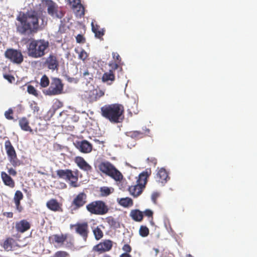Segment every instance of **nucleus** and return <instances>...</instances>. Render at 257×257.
Segmentation results:
<instances>
[{"label":"nucleus","instance_id":"obj_57","mask_svg":"<svg viewBox=\"0 0 257 257\" xmlns=\"http://www.w3.org/2000/svg\"><path fill=\"white\" fill-rule=\"evenodd\" d=\"M187 257H194L191 254H188L187 255Z\"/></svg>","mask_w":257,"mask_h":257},{"label":"nucleus","instance_id":"obj_45","mask_svg":"<svg viewBox=\"0 0 257 257\" xmlns=\"http://www.w3.org/2000/svg\"><path fill=\"white\" fill-rule=\"evenodd\" d=\"M16 209L19 212H21L23 210V207L21 205L20 201H14Z\"/></svg>","mask_w":257,"mask_h":257},{"label":"nucleus","instance_id":"obj_50","mask_svg":"<svg viewBox=\"0 0 257 257\" xmlns=\"http://www.w3.org/2000/svg\"><path fill=\"white\" fill-rule=\"evenodd\" d=\"M159 194L156 192L153 193V194L152 195V200L153 201V202L155 204L157 203V199L159 197Z\"/></svg>","mask_w":257,"mask_h":257},{"label":"nucleus","instance_id":"obj_16","mask_svg":"<svg viewBox=\"0 0 257 257\" xmlns=\"http://www.w3.org/2000/svg\"><path fill=\"white\" fill-rule=\"evenodd\" d=\"M109 66L111 69L103 74L101 79L103 82L110 85L115 80V77L114 71L118 68V64L110 63Z\"/></svg>","mask_w":257,"mask_h":257},{"label":"nucleus","instance_id":"obj_27","mask_svg":"<svg viewBox=\"0 0 257 257\" xmlns=\"http://www.w3.org/2000/svg\"><path fill=\"white\" fill-rule=\"evenodd\" d=\"M70 3L73 9H78L77 12L80 16H83L85 14V9L81 4L80 0H69Z\"/></svg>","mask_w":257,"mask_h":257},{"label":"nucleus","instance_id":"obj_37","mask_svg":"<svg viewBox=\"0 0 257 257\" xmlns=\"http://www.w3.org/2000/svg\"><path fill=\"white\" fill-rule=\"evenodd\" d=\"M69 256V253L65 251L62 250H59L56 251L53 256L51 257H68Z\"/></svg>","mask_w":257,"mask_h":257},{"label":"nucleus","instance_id":"obj_30","mask_svg":"<svg viewBox=\"0 0 257 257\" xmlns=\"http://www.w3.org/2000/svg\"><path fill=\"white\" fill-rule=\"evenodd\" d=\"M130 216L135 221L140 222L143 220V213L138 209H134L131 211Z\"/></svg>","mask_w":257,"mask_h":257},{"label":"nucleus","instance_id":"obj_44","mask_svg":"<svg viewBox=\"0 0 257 257\" xmlns=\"http://www.w3.org/2000/svg\"><path fill=\"white\" fill-rule=\"evenodd\" d=\"M4 77L10 83H13L15 80V77L12 75L5 74Z\"/></svg>","mask_w":257,"mask_h":257},{"label":"nucleus","instance_id":"obj_7","mask_svg":"<svg viewBox=\"0 0 257 257\" xmlns=\"http://www.w3.org/2000/svg\"><path fill=\"white\" fill-rule=\"evenodd\" d=\"M149 176V174L147 172H143L139 175L137 184L128 188V191L132 196L137 197L142 193L143 190L147 184Z\"/></svg>","mask_w":257,"mask_h":257},{"label":"nucleus","instance_id":"obj_25","mask_svg":"<svg viewBox=\"0 0 257 257\" xmlns=\"http://www.w3.org/2000/svg\"><path fill=\"white\" fill-rule=\"evenodd\" d=\"M1 177L5 185L13 188L15 186V182L13 179L8 173L4 171L1 173Z\"/></svg>","mask_w":257,"mask_h":257},{"label":"nucleus","instance_id":"obj_59","mask_svg":"<svg viewBox=\"0 0 257 257\" xmlns=\"http://www.w3.org/2000/svg\"><path fill=\"white\" fill-rule=\"evenodd\" d=\"M64 186L65 188H66L67 186H66V184L64 183Z\"/></svg>","mask_w":257,"mask_h":257},{"label":"nucleus","instance_id":"obj_9","mask_svg":"<svg viewBox=\"0 0 257 257\" xmlns=\"http://www.w3.org/2000/svg\"><path fill=\"white\" fill-rule=\"evenodd\" d=\"M5 147L11 164L15 167L19 166L21 164L20 161L18 159L15 149L9 140L5 142Z\"/></svg>","mask_w":257,"mask_h":257},{"label":"nucleus","instance_id":"obj_55","mask_svg":"<svg viewBox=\"0 0 257 257\" xmlns=\"http://www.w3.org/2000/svg\"><path fill=\"white\" fill-rule=\"evenodd\" d=\"M94 141H95V142H97V143H98V144H101V142H100V141H99V140H94Z\"/></svg>","mask_w":257,"mask_h":257},{"label":"nucleus","instance_id":"obj_23","mask_svg":"<svg viewBox=\"0 0 257 257\" xmlns=\"http://www.w3.org/2000/svg\"><path fill=\"white\" fill-rule=\"evenodd\" d=\"M30 228L31 223L26 219H22L16 222L15 228L18 232L23 233L29 230Z\"/></svg>","mask_w":257,"mask_h":257},{"label":"nucleus","instance_id":"obj_38","mask_svg":"<svg viewBox=\"0 0 257 257\" xmlns=\"http://www.w3.org/2000/svg\"><path fill=\"white\" fill-rule=\"evenodd\" d=\"M14 111L12 108H10L5 112V116L8 120H12L14 119Z\"/></svg>","mask_w":257,"mask_h":257},{"label":"nucleus","instance_id":"obj_31","mask_svg":"<svg viewBox=\"0 0 257 257\" xmlns=\"http://www.w3.org/2000/svg\"><path fill=\"white\" fill-rule=\"evenodd\" d=\"M117 202L120 206L125 208L131 207L133 205V200L129 197L118 198Z\"/></svg>","mask_w":257,"mask_h":257},{"label":"nucleus","instance_id":"obj_53","mask_svg":"<svg viewBox=\"0 0 257 257\" xmlns=\"http://www.w3.org/2000/svg\"><path fill=\"white\" fill-rule=\"evenodd\" d=\"M120 257H131V255L126 253H123L120 255Z\"/></svg>","mask_w":257,"mask_h":257},{"label":"nucleus","instance_id":"obj_33","mask_svg":"<svg viewBox=\"0 0 257 257\" xmlns=\"http://www.w3.org/2000/svg\"><path fill=\"white\" fill-rule=\"evenodd\" d=\"M106 221L111 227L117 228L119 226V224L116 220L112 216H108L106 218Z\"/></svg>","mask_w":257,"mask_h":257},{"label":"nucleus","instance_id":"obj_1","mask_svg":"<svg viewBox=\"0 0 257 257\" xmlns=\"http://www.w3.org/2000/svg\"><path fill=\"white\" fill-rule=\"evenodd\" d=\"M17 31L22 35L36 33L44 27V17L42 11L31 10L26 13L20 12L16 18Z\"/></svg>","mask_w":257,"mask_h":257},{"label":"nucleus","instance_id":"obj_6","mask_svg":"<svg viewBox=\"0 0 257 257\" xmlns=\"http://www.w3.org/2000/svg\"><path fill=\"white\" fill-rule=\"evenodd\" d=\"M87 211L91 214L103 215L108 212L109 208L106 203L102 200H95L86 205Z\"/></svg>","mask_w":257,"mask_h":257},{"label":"nucleus","instance_id":"obj_17","mask_svg":"<svg viewBox=\"0 0 257 257\" xmlns=\"http://www.w3.org/2000/svg\"><path fill=\"white\" fill-rule=\"evenodd\" d=\"M112 247V241L109 239H106L94 245L92 248V251L100 254L109 251Z\"/></svg>","mask_w":257,"mask_h":257},{"label":"nucleus","instance_id":"obj_20","mask_svg":"<svg viewBox=\"0 0 257 257\" xmlns=\"http://www.w3.org/2000/svg\"><path fill=\"white\" fill-rule=\"evenodd\" d=\"M75 145L76 148L83 153H89L92 150V145L86 140L77 141Z\"/></svg>","mask_w":257,"mask_h":257},{"label":"nucleus","instance_id":"obj_2","mask_svg":"<svg viewBox=\"0 0 257 257\" xmlns=\"http://www.w3.org/2000/svg\"><path fill=\"white\" fill-rule=\"evenodd\" d=\"M102 116L113 123H118L124 119V108L119 103L106 104L100 108Z\"/></svg>","mask_w":257,"mask_h":257},{"label":"nucleus","instance_id":"obj_15","mask_svg":"<svg viewBox=\"0 0 257 257\" xmlns=\"http://www.w3.org/2000/svg\"><path fill=\"white\" fill-rule=\"evenodd\" d=\"M87 202V195L83 192H79L73 197L71 207L74 210H78L84 206Z\"/></svg>","mask_w":257,"mask_h":257},{"label":"nucleus","instance_id":"obj_5","mask_svg":"<svg viewBox=\"0 0 257 257\" xmlns=\"http://www.w3.org/2000/svg\"><path fill=\"white\" fill-rule=\"evenodd\" d=\"M56 173L58 178L65 180L71 187L76 188L79 186L78 184V170L73 171L69 169H58L56 170Z\"/></svg>","mask_w":257,"mask_h":257},{"label":"nucleus","instance_id":"obj_13","mask_svg":"<svg viewBox=\"0 0 257 257\" xmlns=\"http://www.w3.org/2000/svg\"><path fill=\"white\" fill-rule=\"evenodd\" d=\"M47 8L48 14L53 18L61 19L64 16V13L58 10L57 5L51 0H46L44 3Z\"/></svg>","mask_w":257,"mask_h":257},{"label":"nucleus","instance_id":"obj_58","mask_svg":"<svg viewBox=\"0 0 257 257\" xmlns=\"http://www.w3.org/2000/svg\"><path fill=\"white\" fill-rule=\"evenodd\" d=\"M103 257H111V256L108 254H105Z\"/></svg>","mask_w":257,"mask_h":257},{"label":"nucleus","instance_id":"obj_49","mask_svg":"<svg viewBox=\"0 0 257 257\" xmlns=\"http://www.w3.org/2000/svg\"><path fill=\"white\" fill-rule=\"evenodd\" d=\"M30 106L32 110H33L34 112H38L39 110V107L35 103H31Z\"/></svg>","mask_w":257,"mask_h":257},{"label":"nucleus","instance_id":"obj_28","mask_svg":"<svg viewBox=\"0 0 257 257\" xmlns=\"http://www.w3.org/2000/svg\"><path fill=\"white\" fill-rule=\"evenodd\" d=\"M19 124L23 131L32 132L33 130L29 125V120L26 117H23L19 119Z\"/></svg>","mask_w":257,"mask_h":257},{"label":"nucleus","instance_id":"obj_10","mask_svg":"<svg viewBox=\"0 0 257 257\" xmlns=\"http://www.w3.org/2000/svg\"><path fill=\"white\" fill-rule=\"evenodd\" d=\"M63 84L61 80L58 78H54L52 80L50 86L46 90V94L52 96L57 95L62 93Z\"/></svg>","mask_w":257,"mask_h":257},{"label":"nucleus","instance_id":"obj_40","mask_svg":"<svg viewBox=\"0 0 257 257\" xmlns=\"http://www.w3.org/2000/svg\"><path fill=\"white\" fill-rule=\"evenodd\" d=\"M27 91L29 94H32L35 96H37L38 95L37 90L32 85H28L27 87Z\"/></svg>","mask_w":257,"mask_h":257},{"label":"nucleus","instance_id":"obj_21","mask_svg":"<svg viewBox=\"0 0 257 257\" xmlns=\"http://www.w3.org/2000/svg\"><path fill=\"white\" fill-rule=\"evenodd\" d=\"M1 246L6 251H13L18 246L16 240L11 237L6 238L1 244Z\"/></svg>","mask_w":257,"mask_h":257},{"label":"nucleus","instance_id":"obj_3","mask_svg":"<svg viewBox=\"0 0 257 257\" xmlns=\"http://www.w3.org/2000/svg\"><path fill=\"white\" fill-rule=\"evenodd\" d=\"M49 47L48 41L44 39H31L27 46V53L29 57L39 58L43 57Z\"/></svg>","mask_w":257,"mask_h":257},{"label":"nucleus","instance_id":"obj_54","mask_svg":"<svg viewBox=\"0 0 257 257\" xmlns=\"http://www.w3.org/2000/svg\"><path fill=\"white\" fill-rule=\"evenodd\" d=\"M153 250L155 251V254H154V255H155V256H157V254H158V253H159V249H158V248H153Z\"/></svg>","mask_w":257,"mask_h":257},{"label":"nucleus","instance_id":"obj_39","mask_svg":"<svg viewBox=\"0 0 257 257\" xmlns=\"http://www.w3.org/2000/svg\"><path fill=\"white\" fill-rule=\"evenodd\" d=\"M24 196L21 191L17 190L14 195V201H21L23 199Z\"/></svg>","mask_w":257,"mask_h":257},{"label":"nucleus","instance_id":"obj_41","mask_svg":"<svg viewBox=\"0 0 257 257\" xmlns=\"http://www.w3.org/2000/svg\"><path fill=\"white\" fill-rule=\"evenodd\" d=\"M100 192L101 195L106 196L111 193L110 189L107 187H103L100 188Z\"/></svg>","mask_w":257,"mask_h":257},{"label":"nucleus","instance_id":"obj_14","mask_svg":"<svg viewBox=\"0 0 257 257\" xmlns=\"http://www.w3.org/2000/svg\"><path fill=\"white\" fill-rule=\"evenodd\" d=\"M6 58L13 63L20 64L24 60V57L21 51L12 48L8 49L5 53Z\"/></svg>","mask_w":257,"mask_h":257},{"label":"nucleus","instance_id":"obj_19","mask_svg":"<svg viewBox=\"0 0 257 257\" xmlns=\"http://www.w3.org/2000/svg\"><path fill=\"white\" fill-rule=\"evenodd\" d=\"M156 181L164 185L170 179L169 173L164 168L159 169L155 176Z\"/></svg>","mask_w":257,"mask_h":257},{"label":"nucleus","instance_id":"obj_8","mask_svg":"<svg viewBox=\"0 0 257 257\" xmlns=\"http://www.w3.org/2000/svg\"><path fill=\"white\" fill-rule=\"evenodd\" d=\"M104 95V92L99 88L83 91L80 94L81 99L87 103L96 101Z\"/></svg>","mask_w":257,"mask_h":257},{"label":"nucleus","instance_id":"obj_42","mask_svg":"<svg viewBox=\"0 0 257 257\" xmlns=\"http://www.w3.org/2000/svg\"><path fill=\"white\" fill-rule=\"evenodd\" d=\"M112 55L113 59L115 60V62H112L111 63L118 64V65L121 61V58L120 56L116 52H113Z\"/></svg>","mask_w":257,"mask_h":257},{"label":"nucleus","instance_id":"obj_32","mask_svg":"<svg viewBox=\"0 0 257 257\" xmlns=\"http://www.w3.org/2000/svg\"><path fill=\"white\" fill-rule=\"evenodd\" d=\"M93 233L96 240H98L103 236V232L99 226L94 228L92 229Z\"/></svg>","mask_w":257,"mask_h":257},{"label":"nucleus","instance_id":"obj_47","mask_svg":"<svg viewBox=\"0 0 257 257\" xmlns=\"http://www.w3.org/2000/svg\"><path fill=\"white\" fill-rule=\"evenodd\" d=\"M8 172L10 176H16L17 174L16 170L13 168H8Z\"/></svg>","mask_w":257,"mask_h":257},{"label":"nucleus","instance_id":"obj_46","mask_svg":"<svg viewBox=\"0 0 257 257\" xmlns=\"http://www.w3.org/2000/svg\"><path fill=\"white\" fill-rule=\"evenodd\" d=\"M76 40L77 43H84L85 40L83 36L81 34H78L76 37Z\"/></svg>","mask_w":257,"mask_h":257},{"label":"nucleus","instance_id":"obj_56","mask_svg":"<svg viewBox=\"0 0 257 257\" xmlns=\"http://www.w3.org/2000/svg\"><path fill=\"white\" fill-rule=\"evenodd\" d=\"M38 173H39L40 174H42V175H45V173H43V172H42V171H38Z\"/></svg>","mask_w":257,"mask_h":257},{"label":"nucleus","instance_id":"obj_34","mask_svg":"<svg viewBox=\"0 0 257 257\" xmlns=\"http://www.w3.org/2000/svg\"><path fill=\"white\" fill-rule=\"evenodd\" d=\"M139 233L142 237H146L149 234V229L146 226L142 225L139 230Z\"/></svg>","mask_w":257,"mask_h":257},{"label":"nucleus","instance_id":"obj_12","mask_svg":"<svg viewBox=\"0 0 257 257\" xmlns=\"http://www.w3.org/2000/svg\"><path fill=\"white\" fill-rule=\"evenodd\" d=\"M43 66L52 71H57L59 67V61L57 54L51 53L43 63Z\"/></svg>","mask_w":257,"mask_h":257},{"label":"nucleus","instance_id":"obj_48","mask_svg":"<svg viewBox=\"0 0 257 257\" xmlns=\"http://www.w3.org/2000/svg\"><path fill=\"white\" fill-rule=\"evenodd\" d=\"M122 249L125 252V253H128L131 251L132 248L130 245L125 244L123 246Z\"/></svg>","mask_w":257,"mask_h":257},{"label":"nucleus","instance_id":"obj_24","mask_svg":"<svg viewBox=\"0 0 257 257\" xmlns=\"http://www.w3.org/2000/svg\"><path fill=\"white\" fill-rule=\"evenodd\" d=\"M74 162L77 166L82 170L91 172L92 168L89 165L82 157L77 156L74 158Z\"/></svg>","mask_w":257,"mask_h":257},{"label":"nucleus","instance_id":"obj_43","mask_svg":"<svg viewBox=\"0 0 257 257\" xmlns=\"http://www.w3.org/2000/svg\"><path fill=\"white\" fill-rule=\"evenodd\" d=\"M147 161L150 165L155 166L157 164V160L154 157H150L147 159Z\"/></svg>","mask_w":257,"mask_h":257},{"label":"nucleus","instance_id":"obj_52","mask_svg":"<svg viewBox=\"0 0 257 257\" xmlns=\"http://www.w3.org/2000/svg\"><path fill=\"white\" fill-rule=\"evenodd\" d=\"M3 215L7 218H11L13 217V213L12 212H5Z\"/></svg>","mask_w":257,"mask_h":257},{"label":"nucleus","instance_id":"obj_4","mask_svg":"<svg viewBox=\"0 0 257 257\" xmlns=\"http://www.w3.org/2000/svg\"><path fill=\"white\" fill-rule=\"evenodd\" d=\"M99 170L106 175L109 176L116 181H120L123 175L115 166L107 161L101 162L98 165Z\"/></svg>","mask_w":257,"mask_h":257},{"label":"nucleus","instance_id":"obj_26","mask_svg":"<svg viewBox=\"0 0 257 257\" xmlns=\"http://www.w3.org/2000/svg\"><path fill=\"white\" fill-rule=\"evenodd\" d=\"M92 31L95 34V36L100 39L104 35V31L103 29H101L100 26L98 25L95 21H92L91 22Z\"/></svg>","mask_w":257,"mask_h":257},{"label":"nucleus","instance_id":"obj_29","mask_svg":"<svg viewBox=\"0 0 257 257\" xmlns=\"http://www.w3.org/2000/svg\"><path fill=\"white\" fill-rule=\"evenodd\" d=\"M125 135L127 137L135 139H141L146 136L145 133L138 131L127 132L125 133Z\"/></svg>","mask_w":257,"mask_h":257},{"label":"nucleus","instance_id":"obj_18","mask_svg":"<svg viewBox=\"0 0 257 257\" xmlns=\"http://www.w3.org/2000/svg\"><path fill=\"white\" fill-rule=\"evenodd\" d=\"M68 234H55L49 237V242L55 247H61L68 238Z\"/></svg>","mask_w":257,"mask_h":257},{"label":"nucleus","instance_id":"obj_11","mask_svg":"<svg viewBox=\"0 0 257 257\" xmlns=\"http://www.w3.org/2000/svg\"><path fill=\"white\" fill-rule=\"evenodd\" d=\"M70 228H74L75 232L86 241L89 233L88 223L86 221L78 222L74 224H71Z\"/></svg>","mask_w":257,"mask_h":257},{"label":"nucleus","instance_id":"obj_36","mask_svg":"<svg viewBox=\"0 0 257 257\" xmlns=\"http://www.w3.org/2000/svg\"><path fill=\"white\" fill-rule=\"evenodd\" d=\"M75 51L78 54V58L79 59L85 61L87 59L88 54L84 50L82 49L80 52L75 50Z\"/></svg>","mask_w":257,"mask_h":257},{"label":"nucleus","instance_id":"obj_22","mask_svg":"<svg viewBox=\"0 0 257 257\" xmlns=\"http://www.w3.org/2000/svg\"><path fill=\"white\" fill-rule=\"evenodd\" d=\"M46 207L50 210L53 212H62V204L59 203L56 199H51L46 203Z\"/></svg>","mask_w":257,"mask_h":257},{"label":"nucleus","instance_id":"obj_35","mask_svg":"<svg viewBox=\"0 0 257 257\" xmlns=\"http://www.w3.org/2000/svg\"><path fill=\"white\" fill-rule=\"evenodd\" d=\"M49 79L47 76L44 75L40 80V85L42 87H46L49 84Z\"/></svg>","mask_w":257,"mask_h":257},{"label":"nucleus","instance_id":"obj_51","mask_svg":"<svg viewBox=\"0 0 257 257\" xmlns=\"http://www.w3.org/2000/svg\"><path fill=\"white\" fill-rule=\"evenodd\" d=\"M144 214L145 216L148 217H152L153 215V211L150 209H146L144 211Z\"/></svg>","mask_w":257,"mask_h":257}]
</instances>
